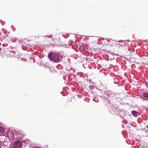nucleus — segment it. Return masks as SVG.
I'll return each mask as SVG.
<instances>
[{
    "instance_id": "1",
    "label": "nucleus",
    "mask_w": 148,
    "mask_h": 148,
    "mask_svg": "<svg viewBox=\"0 0 148 148\" xmlns=\"http://www.w3.org/2000/svg\"><path fill=\"white\" fill-rule=\"evenodd\" d=\"M48 57L51 60L55 62H58L62 60V56L59 53L51 52L48 55Z\"/></svg>"
},
{
    "instance_id": "2",
    "label": "nucleus",
    "mask_w": 148,
    "mask_h": 148,
    "mask_svg": "<svg viewBox=\"0 0 148 148\" xmlns=\"http://www.w3.org/2000/svg\"><path fill=\"white\" fill-rule=\"evenodd\" d=\"M124 41L123 40L117 41V42H118L119 43H117V44L116 43H115L116 46L118 47L119 48H120L121 47H123L125 46V42H127V41L128 42L129 41V40H126V41H124L125 42L122 43V42H123Z\"/></svg>"
},
{
    "instance_id": "3",
    "label": "nucleus",
    "mask_w": 148,
    "mask_h": 148,
    "mask_svg": "<svg viewBox=\"0 0 148 148\" xmlns=\"http://www.w3.org/2000/svg\"><path fill=\"white\" fill-rule=\"evenodd\" d=\"M21 146L22 142L19 140L15 142L13 144V147L15 148H19Z\"/></svg>"
},
{
    "instance_id": "4",
    "label": "nucleus",
    "mask_w": 148,
    "mask_h": 148,
    "mask_svg": "<svg viewBox=\"0 0 148 148\" xmlns=\"http://www.w3.org/2000/svg\"><path fill=\"white\" fill-rule=\"evenodd\" d=\"M132 114L135 117L137 116L138 114L137 112L135 111H133L132 112Z\"/></svg>"
},
{
    "instance_id": "5",
    "label": "nucleus",
    "mask_w": 148,
    "mask_h": 148,
    "mask_svg": "<svg viewBox=\"0 0 148 148\" xmlns=\"http://www.w3.org/2000/svg\"><path fill=\"white\" fill-rule=\"evenodd\" d=\"M143 96L144 97L148 98V93H145L143 94Z\"/></svg>"
},
{
    "instance_id": "6",
    "label": "nucleus",
    "mask_w": 148,
    "mask_h": 148,
    "mask_svg": "<svg viewBox=\"0 0 148 148\" xmlns=\"http://www.w3.org/2000/svg\"><path fill=\"white\" fill-rule=\"evenodd\" d=\"M4 131V129L3 127L0 126V132H2Z\"/></svg>"
},
{
    "instance_id": "7",
    "label": "nucleus",
    "mask_w": 148,
    "mask_h": 148,
    "mask_svg": "<svg viewBox=\"0 0 148 148\" xmlns=\"http://www.w3.org/2000/svg\"><path fill=\"white\" fill-rule=\"evenodd\" d=\"M11 148H15L13 147H11Z\"/></svg>"
}]
</instances>
